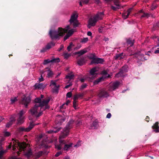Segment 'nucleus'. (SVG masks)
I'll return each instance as SVG.
<instances>
[{"instance_id":"nucleus-2","label":"nucleus","mask_w":159,"mask_h":159,"mask_svg":"<svg viewBox=\"0 0 159 159\" xmlns=\"http://www.w3.org/2000/svg\"><path fill=\"white\" fill-rule=\"evenodd\" d=\"M12 147L13 150L16 152L18 155H19L22 151H23L24 155L28 158L32 155L31 149L25 143H20L17 139H12L7 149H10Z\"/></svg>"},{"instance_id":"nucleus-25","label":"nucleus","mask_w":159,"mask_h":159,"mask_svg":"<svg viewBox=\"0 0 159 159\" xmlns=\"http://www.w3.org/2000/svg\"><path fill=\"white\" fill-rule=\"evenodd\" d=\"M103 78L102 77H99L98 79L95 80L93 82L94 85H97L98 84L99 82L103 81Z\"/></svg>"},{"instance_id":"nucleus-9","label":"nucleus","mask_w":159,"mask_h":159,"mask_svg":"<svg viewBox=\"0 0 159 159\" xmlns=\"http://www.w3.org/2000/svg\"><path fill=\"white\" fill-rule=\"evenodd\" d=\"M31 98L30 96L26 97L24 96L22 99L21 103L24 104L25 107L28 106V104L30 102Z\"/></svg>"},{"instance_id":"nucleus-49","label":"nucleus","mask_w":159,"mask_h":159,"mask_svg":"<svg viewBox=\"0 0 159 159\" xmlns=\"http://www.w3.org/2000/svg\"><path fill=\"white\" fill-rule=\"evenodd\" d=\"M48 50V49L46 47V46L45 47L43 48L40 51V52L41 53H43L44 52H45L46 51Z\"/></svg>"},{"instance_id":"nucleus-42","label":"nucleus","mask_w":159,"mask_h":159,"mask_svg":"<svg viewBox=\"0 0 159 159\" xmlns=\"http://www.w3.org/2000/svg\"><path fill=\"white\" fill-rule=\"evenodd\" d=\"M73 106L74 108L75 109H77V105L76 104L77 103V100H75L73 98Z\"/></svg>"},{"instance_id":"nucleus-3","label":"nucleus","mask_w":159,"mask_h":159,"mask_svg":"<svg viewBox=\"0 0 159 159\" xmlns=\"http://www.w3.org/2000/svg\"><path fill=\"white\" fill-rule=\"evenodd\" d=\"M120 84V82L116 81L109 84L108 91L104 89H101L99 92L98 96L100 98H105L108 97L110 95L108 91H112L118 89Z\"/></svg>"},{"instance_id":"nucleus-38","label":"nucleus","mask_w":159,"mask_h":159,"mask_svg":"<svg viewBox=\"0 0 159 159\" xmlns=\"http://www.w3.org/2000/svg\"><path fill=\"white\" fill-rule=\"evenodd\" d=\"M63 55L65 59L68 58L70 56V54L67 52H64L63 53Z\"/></svg>"},{"instance_id":"nucleus-12","label":"nucleus","mask_w":159,"mask_h":159,"mask_svg":"<svg viewBox=\"0 0 159 159\" xmlns=\"http://www.w3.org/2000/svg\"><path fill=\"white\" fill-rule=\"evenodd\" d=\"M127 66H124L120 69V71L116 75L115 77L118 78L120 76H122L123 73L124 72H127Z\"/></svg>"},{"instance_id":"nucleus-47","label":"nucleus","mask_w":159,"mask_h":159,"mask_svg":"<svg viewBox=\"0 0 159 159\" xmlns=\"http://www.w3.org/2000/svg\"><path fill=\"white\" fill-rule=\"evenodd\" d=\"M87 86V85L86 83L82 84L80 88V89L82 90L86 88Z\"/></svg>"},{"instance_id":"nucleus-44","label":"nucleus","mask_w":159,"mask_h":159,"mask_svg":"<svg viewBox=\"0 0 159 159\" xmlns=\"http://www.w3.org/2000/svg\"><path fill=\"white\" fill-rule=\"evenodd\" d=\"M18 131L20 132L25 131L27 132L26 128H25L23 127H20L18 128Z\"/></svg>"},{"instance_id":"nucleus-29","label":"nucleus","mask_w":159,"mask_h":159,"mask_svg":"<svg viewBox=\"0 0 159 159\" xmlns=\"http://www.w3.org/2000/svg\"><path fill=\"white\" fill-rule=\"evenodd\" d=\"M59 87V85H57L54 86V87L52 88L53 92L54 93H57L58 92Z\"/></svg>"},{"instance_id":"nucleus-16","label":"nucleus","mask_w":159,"mask_h":159,"mask_svg":"<svg viewBox=\"0 0 159 159\" xmlns=\"http://www.w3.org/2000/svg\"><path fill=\"white\" fill-rule=\"evenodd\" d=\"M86 62L85 58L84 57H82L80 58L78 61L77 63L79 66H82L84 65Z\"/></svg>"},{"instance_id":"nucleus-27","label":"nucleus","mask_w":159,"mask_h":159,"mask_svg":"<svg viewBox=\"0 0 159 159\" xmlns=\"http://www.w3.org/2000/svg\"><path fill=\"white\" fill-rule=\"evenodd\" d=\"M84 95L83 93H80L77 94H76L74 96L73 98L75 100H77L80 98H82Z\"/></svg>"},{"instance_id":"nucleus-30","label":"nucleus","mask_w":159,"mask_h":159,"mask_svg":"<svg viewBox=\"0 0 159 159\" xmlns=\"http://www.w3.org/2000/svg\"><path fill=\"white\" fill-rule=\"evenodd\" d=\"M70 29V26L69 25H67L65 29H63L61 28V29L63 30L64 31H62V33H63V35L65 34L66 33L68 30H69Z\"/></svg>"},{"instance_id":"nucleus-39","label":"nucleus","mask_w":159,"mask_h":159,"mask_svg":"<svg viewBox=\"0 0 159 159\" xmlns=\"http://www.w3.org/2000/svg\"><path fill=\"white\" fill-rule=\"evenodd\" d=\"M53 75V72L52 71H51L50 70H48V74H47V76L48 78H50V77H52Z\"/></svg>"},{"instance_id":"nucleus-58","label":"nucleus","mask_w":159,"mask_h":159,"mask_svg":"<svg viewBox=\"0 0 159 159\" xmlns=\"http://www.w3.org/2000/svg\"><path fill=\"white\" fill-rule=\"evenodd\" d=\"M63 48H64L63 45H61L60 46V48L59 49H58V51H59V52L61 50H62V49Z\"/></svg>"},{"instance_id":"nucleus-6","label":"nucleus","mask_w":159,"mask_h":159,"mask_svg":"<svg viewBox=\"0 0 159 159\" xmlns=\"http://www.w3.org/2000/svg\"><path fill=\"white\" fill-rule=\"evenodd\" d=\"M74 122V120L72 119L69 121L63 129L64 134L61 136V137L63 138L68 134L69 130L72 128V125Z\"/></svg>"},{"instance_id":"nucleus-8","label":"nucleus","mask_w":159,"mask_h":159,"mask_svg":"<svg viewBox=\"0 0 159 159\" xmlns=\"http://www.w3.org/2000/svg\"><path fill=\"white\" fill-rule=\"evenodd\" d=\"M25 112L26 111L22 110L20 111L19 112L18 114V124H21L24 122L25 117L23 116V115L25 113Z\"/></svg>"},{"instance_id":"nucleus-31","label":"nucleus","mask_w":159,"mask_h":159,"mask_svg":"<svg viewBox=\"0 0 159 159\" xmlns=\"http://www.w3.org/2000/svg\"><path fill=\"white\" fill-rule=\"evenodd\" d=\"M70 29V26L69 25H67L65 29H63L61 28V29L63 30L64 31H62V33H63V35L65 34L66 33L68 30H69Z\"/></svg>"},{"instance_id":"nucleus-36","label":"nucleus","mask_w":159,"mask_h":159,"mask_svg":"<svg viewBox=\"0 0 159 159\" xmlns=\"http://www.w3.org/2000/svg\"><path fill=\"white\" fill-rule=\"evenodd\" d=\"M88 41V38L87 37L84 38L83 39H81L80 42L82 43H85Z\"/></svg>"},{"instance_id":"nucleus-35","label":"nucleus","mask_w":159,"mask_h":159,"mask_svg":"<svg viewBox=\"0 0 159 159\" xmlns=\"http://www.w3.org/2000/svg\"><path fill=\"white\" fill-rule=\"evenodd\" d=\"M16 114H14L11 116V117L10 119V121L12 122H14L15 121V118L16 117Z\"/></svg>"},{"instance_id":"nucleus-50","label":"nucleus","mask_w":159,"mask_h":159,"mask_svg":"<svg viewBox=\"0 0 159 159\" xmlns=\"http://www.w3.org/2000/svg\"><path fill=\"white\" fill-rule=\"evenodd\" d=\"M43 135L42 134H41L39 136L37 139V140L38 141H40L43 138Z\"/></svg>"},{"instance_id":"nucleus-18","label":"nucleus","mask_w":159,"mask_h":159,"mask_svg":"<svg viewBox=\"0 0 159 159\" xmlns=\"http://www.w3.org/2000/svg\"><path fill=\"white\" fill-rule=\"evenodd\" d=\"M98 68L95 67L91 69L89 72L90 75H93L95 74L96 75V72L98 71Z\"/></svg>"},{"instance_id":"nucleus-61","label":"nucleus","mask_w":159,"mask_h":159,"mask_svg":"<svg viewBox=\"0 0 159 159\" xmlns=\"http://www.w3.org/2000/svg\"><path fill=\"white\" fill-rule=\"evenodd\" d=\"M111 116V114L110 113H108L106 117L107 118H110Z\"/></svg>"},{"instance_id":"nucleus-51","label":"nucleus","mask_w":159,"mask_h":159,"mask_svg":"<svg viewBox=\"0 0 159 159\" xmlns=\"http://www.w3.org/2000/svg\"><path fill=\"white\" fill-rule=\"evenodd\" d=\"M13 122L10 121L6 125V127L8 128L12 124Z\"/></svg>"},{"instance_id":"nucleus-24","label":"nucleus","mask_w":159,"mask_h":159,"mask_svg":"<svg viewBox=\"0 0 159 159\" xmlns=\"http://www.w3.org/2000/svg\"><path fill=\"white\" fill-rule=\"evenodd\" d=\"M72 143H70L69 144H65L64 148V149L66 151H68L70 148L72 147Z\"/></svg>"},{"instance_id":"nucleus-55","label":"nucleus","mask_w":159,"mask_h":159,"mask_svg":"<svg viewBox=\"0 0 159 159\" xmlns=\"http://www.w3.org/2000/svg\"><path fill=\"white\" fill-rule=\"evenodd\" d=\"M62 154V152L61 151L57 152L55 155L56 157H58Z\"/></svg>"},{"instance_id":"nucleus-45","label":"nucleus","mask_w":159,"mask_h":159,"mask_svg":"<svg viewBox=\"0 0 159 159\" xmlns=\"http://www.w3.org/2000/svg\"><path fill=\"white\" fill-rule=\"evenodd\" d=\"M55 146L56 148L58 150H61V144L58 145L57 144H55Z\"/></svg>"},{"instance_id":"nucleus-26","label":"nucleus","mask_w":159,"mask_h":159,"mask_svg":"<svg viewBox=\"0 0 159 159\" xmlns=\"http://www.w3.org/2000/svg\"><path fill=\"white\" fill-rule=\"evenodd\" d=\"M55 45V43L52 42L48 43L46 46V47L48 50L50 49L52 47L54 46Z\"/></svg>"},{"instance_id":"nucleus-54","label":"nucleus","mask_w":159,"mask_h":159,"mask_svg":"<svg viewBox=\"0 0 159 159\" xmlns=\"http://www.w3.org/2000/svg\"><path fill=\"white\" fill-rule=\"evenodd\" d=\"M10 134L9 132H4V136L6 137H8L10 135Z\"/></svg>"},{"instance_id":"nucleus-23","label":"nucleus","mask_w":159,"mask_h":159,"mask_svg":"<svg viewBox=\"0 0 159 159\" xmlns=\"http://www.w3.org/2000/svg\"><path fill=\"white\" fill-rule=\"evenodd\" d=\"M35 125L33 122H30L29 126L26 128L27 132L29 131L33 128Z\"/></svg>"},{"instance_id":"nucleus-46","label":"nucleus","mask_w":159,"mask_h":159,"mask_svg":"<svg viewBox=\"0 0 159 159\" xmlns=\"http://www.w3.org/2000/svg\"><path fill=\"white\" fill-rule=\"evenodd\" d=\"M7 152V150H1L0 151V159H2L3 154Z\"/></svg>"},{"instance_id":"nucleus-5","label":"nucleus","mask_w":159,"mask_h":159,"mask_svg":"<svg viewBox=\"0 0 159 159\" xmlns=\"http://www.w3.org/2000/svg\"><path fill=\"white\" fill-rule=\"evenodd\" d=\"M63 31L61 29V28L59 27L56 30H50L49 34L52 39H57L60 37L63 36V33L62 32Z\"/></svg>"},{"instance_id":"nucleus-40","label":"nucleus","mask_w":159,"mask_h":159,"mask_svg":"<svg viewBox=\"0 0 159 159\" xmlns=\"http://www.w3.org/2000/svg\"><path fill=\"white\" fill-rule=\"evenodd\" d=\"M155 2H154L152 4L151 8V9L152 10H153L155 9L157 7V5L155 3Z\"/></svg>"},{"instance_id":"nucleus-57","label":"nucleus","mask_w":159,"mask_h":159,"mask_svg":"<svg viewBox=\"0 0 159 159\" xmlns=\"http://www.w3.org/2000/svg\"><path fill=\"white\" fill-rule=\"evenodd\" d=\"M90 0H82V2L83 3L85 4H87L88 3Z\"/></svg>"},{"instance_id":"nucleus-32","label":"nucleus","mask_w":159,"mask_h":159,"mask_svg":"<svg viewBox=\"0 0 159 159\" xmlns=\"http://www.w3.org/2000/svg\"><path fill=\"white\" fill-rule=\"evenodd\" d=\"M74 75L70 73L68 74L66 76V78L67 79H69L70 80L73 79Z\"/></svg>"},{"instance_id":"nucleus-21","label":"nucleus","mask_w":159,"mask_h":159,"mask_svg":"<svg viewBox=\"0 0 159 159\" xmlns=\"http://www.w3.org/2000/svg\"><path fill=\"white\" fill-rule=\"evenodd\" d=\"M158 123L157 122L152 126V128L154 129L153 131L155 132H159V126H158Z\"/></svg>"},{"instance_id":"nucleus-52","label":"nucleus","mask_w":159,"mask_h":159,"mask_svg":"<svg viewBox=\"0 0 159 159\" xmlns=\"http://www.w3.org/2000/svg\"><path fill=\"white\" fill-rule=\"evenodd\" d=\"M57 85L56 84V83L54 80H52L51 82V84H50V86L53 85L54 86H56Z\"/></svg>"},{"instance_id":"nucleus-20","label":"nucleus","mask_w":159,"mask_h":159,"mask_svg":"<svg viewBox=\"0 0 159 159\" xmlns=\"http://www.w3.org/2000/svg\"><path fill=\"white\" fill-rule=\"evenodd\" d=\"M126 55L123 52L116 55V56L115 59L119 58L120 60L125 58Z\"/></svg>"},{"instance_id":"nucleus-1","label":"nucleus","mask_w":159,"mask_h":159,"mask_svg":"<svg viewBox=\"0 0 159 159\" xmlns=\"http://www.w3.org/2000/svg\"><path fill=\"white\" fill-rule=\"evenodd\" d=\"M43 98V95H41L40 98H37L35 99L34 102L35 104L30 111L32 115L36 117H39L42 114L43 110L49 108V107L48 104L50 101V99L47 98L41 100V99Z\"/></svg>"},{"instance_id":"nucleus-59","label":"nucleus","mask_w":159,"mask_h":159,"mask_svg":"<svg viewBox=\"0 0 159 159\" xmlns=\"http://www.w3.org/2000/svg\"><path fill=\"white\" fill-rule=\"evenodd\" d=\"M72 85V84L71 83H70L69 84L67 85L64 88L65 89H67V88H68L70 86H71Z\"/></svg>"},{"instance_id":"nucleus-60","label":"nucleus","mask_w":159,"mask_h":159,"mask_svg":"<svg viewBox=\"0 0 159 159\" xmlns=\"http://www.w3.org/2000/svg\"><path fill=\"white\" fill-rule=\"evenodd\" d=\"M44 80V79L42 77V75H41V78H39V82H42Z\"/></svg>"},{"instance_id":"nucleus-7","label":"nucleus","mask_w":159,"mask_h":159,"mask_svg":"<svg viewBox=\"0 0 159 159\" xmlns=\"http://www.w3.org/2000/svg\"><path fill=\"white\" fill-rule=\"evenodd\" d=\"M78 15L76 13L73 14L71 16L69 22L71 24H72L74 28L78 26L79 23L77 20Z\"/></svg>"},{"instance_id":"nucleus-33","label":"nucleus","mask_w":159,"mask_h":159,"mask_svg":"<svg viewBox=\"0 0 159 159\" xmlns=\"http://www.w3.org/2000/svg\"><path fill=\"white\" fill-rule=\"evenodd\" d=\"M60 61V59L59 58L52 59L51 60V63H58Z\"/></svg>"},{"instance_id":"nucleus-17","label":"nucleus","mask_w":159,"mask_h":159,"mask_svg":"<svg viewBox=\"0 0 159 159\" xmlns=\"http://www.w3.org/2000/svg\"><path fill=\"white\" fill-rule=\"evenodd\" d=\"M101 74L102 75V76L101 77L103 78V80L106 78H108L110 77V75L108 74L107 71L105 70L102 71L101 72Z\"/></svg>"},{"instance_id":"nucleus-10","label":"nucleus","mask_w":159,"mask_h":159,"mask_svg":"<svg viewBox=\"0 0 159 159\" xmlns=\"http://www.w3.org/2000/svg\"><path fill=\"white\" fill-rule=\"evenodd\" d=\"M92 60L90 64L102 63L104 61L103 59L99 58H94L93 56V57H91Z\"/></svg>"},{"instance_id":"nucleus-53","label":"nucleus","mask_w":159,"mask_h":159,"mask_svg":"<svg viewBox=\"0 0 159 159\" xmlns=\"http://www.w3.org/2000/svg\"><path fill=\"white\" fill-rule=\"evenodd\" d=\"M72 95V93L71 92H69L67 93L66 96L67 98H70Z\"/></svg>"},{"instance_id":"nucleus-28","label":"nucleus","mask_w":159,"mask_h":159,"mask_svg":"<svg viewBox=\"0 0 159 159\" xmlns=\"http://www.w3.org/2000/svg\"><path fill=\"white\" fill-rule=\"evenodd\" d=\"M134 40H132L130 39H129L127 40V43L130 46H132L133 45Z\"/></svg>"},{"instance_id":"nucleus-37","label":"nucleus","mask_w":159,"mask_h":159,"mask_svg":"<svg viewBox=\"0 0 159 159\" xmlns=\"http://www.w3.org/2000/svg\"><path fill=\"white\" fill-rule=\"evenodd\" d=\"M149 16V14L148 13L143 12V14L141 16V18L142 19L143 17L148 18Z\"/></svg>"},{"instance_id":"nucleus-22","label":"nucleus","mask_w":159,"mask_h":159,"mask_svg":"<svg viewBox=\"0 0 159 159\" xmlns=\"http://www.w3.org/2000/svg\"><path fill=\"white\" fill-rule=\"evenodd\" d=\"M87 52V50L86 48L81 50L80 51L75 52V54H79V56L82 55Z\"/></svg>"},{"instance_id":"nucleus-64","label":"nucleus","mask_w":159,"mask_h":159,"mask_svg":"<svg viewBox=\"0 0 159 159\" xmlns=\"http://www.w3.org/2000/svg\"><path fill=\"white\" fill-rule=\"evenodd\" d=\"M80 81L82 83H83L84 82L85 80V79L84 78H81L80 80Z\"/></svg>"},{"instance_id":"nucleus-56","label":"nucleus","mask_w":159,"mask_h":159,"mask_svg":"<svg viewBox=\"0 0 159 159\" xmlns=\"http://www.w3.org/2000/svg\"><path fill=\"white\" fill-rule=\"evenodd\" d=\"M66 106L65 103L63 104L61 106H60V108L61 109L62 108H66Z\"/></svg>"},{"instance_id":"nucleus-19","label":"nucleus","mask_w":159,"mask_h":159,"mask_svg":"<svg viewBox=\"0 0 159 159\" xmlns=\"http://www.w3.org/2000/svg\"><path fill=\"white\" fill-rule=\"evenodd\" d=\"M132 8L129 9L126 12L123 13L122 15L124 19H126L129 16L131 11Z\"/></svg>"},{"instance_id":"nucleus-48","label":"nucleus","mask_w":159,"mask_h":159,"mask_svg":"<svg viewBox=\"0 0 159 159\" xmlns=\"http://www.w3.org/2000/svg\"><path fill=\"white\" fill-rule=\"evenodd\" d=\"M17 100V98L15 97L14 98H11V104L14 103Z\"/></svg>"},{"instance_id":"nucleus-41","label":"nucleus","mask_w":159,"mask_h":159,"mask_svg":"<svg viewBox=\"0 0 159 159\" xmlns=\"http://www.w3.org/2000/svg\"><path fill=\"white\" fill-rule=\"evenodd\" d=\"M51 62V60L49 59H47L45 60L43 63V64L44 65H46L47 64Z\"/></svg>"},{"instance_id":"nucleus-43","label":"nucleus","mask_w":159,"mask_h":159,"mask_svg":"<svg viewBox=\"0 0 159 159\" xmlns=\"http://www.w3.org/2000/svg\"><path fill=\"white\" fill-rule=\"evenodd\" d=\"M43 153V152L40 151L38 152L36 154V156L37 158L40 157Z\"/></svg>"},{"instance_id":"nucleus-4","label":"nucleus","mask_w":159,"mask_h":159,"mask_svg":"<svg viewBox=\"0 0 159 159\" xmlns=\"http://www.w3.org/2000/svg\"><path fill=\"white\" fill-rule=\"evenodd\" d=\"M104 16L103 11L98 12L93 18H91L89 20L88 27L90 28L92 26L95 25L96 22L99 20L102 19Z\"/></svg>"},{"instance_id":"nucleus-63","label":"nucleus","mask_w":159,"mask_h":159,"mask_svg":"<svg viewBox=\"0 0 159 159\" xmlns=\"http://www.w3.org/2000/svg\"><path fill=\"white\" fill-rule=\"evenodd\" d=\"M93 125L95 127L97 125V123L96 122H93Z\"/></svg>"},{"instance_id":"nucleus-14","label":"nucleus","mask_w":159,"mask_h":159,"mask_svg":"<svg viewBox=\"0 0 159 159\" xmlns=\"http://www.w3.org/2000/svg\"><path fill=\"white\" fill-rule=\"evenodd\" d=\"M34 86L35 89H43L46 87V85L42 83H36Z\"/></svg>"},{"instance_id":"nucleus-34","label":"nucleus","mask_w":159,"mask_h":159,"mask_svg":"<svg viewBox=\"0 0 159 159\" xmlns=\"http://www.w3.org/2000/svg\"><path fill=\"white\" fill-rule=\"evenodd\" d=\"M61 129L60 128H58L56 130H53L52 129L50 130L47 131V132L49 134H52V133H56L59 131Z\"/></svg>"},{"instance_id":"nucleus-13","label":"nucleus","mask_w":159,"mask_h":159,"mask_svg":"<svg viewBox=\"0 0 159 159\" xmlns=\"http://www.w3.org/2000/svg\"><path fill=\"white\" fill-rule=\"evenodd\" d=\"M134 57L138 58L139 60V61H137V62H139L140 61H144L147 60V59H145L144 56L143 54H140V52L138 54H135L134 55Z\"/></svg>"},{"instance_id":"nucleus-62","label":"nucleus","mask_w":159,"mask_h":159,"mask_svg":"<svg viewBox=\"0 0 159 159\" xmlns=\"http://www.w3.org/2000/svg\"><path fill=\"white\" fill-rule=\"evenodd\" d=\"M154 53L155 54H159V48L157 50L154 51Z\"/></svg>"},{"instance_id":"nucleus-11","label":"nucleus","mask_w":159,"mask_h":159,"mask_svg":"<svg viewBox=\"0 0 159 159\" xmlns=\"http://www.w3.org/2000/svg\"><path fill=\"white\" fill-rule=\"evenodd\" d=\"M106 1H113L115 5L117 6V7L112 6L111 7V8L114 11H116L120 7V5L119 4V0H105Z\"/></svg>"},{"instance_id":"nucleus-15","label":"nucleus","mask_w":159,"mask_h":159,"mask_svg":"<svg viewBox=\"0 0 159 159\" xmlns=\"http://www.w3.org/2000/svg\"><path fill=\"white\" fill-rule=\"evenodd\" d=\"M75 30L72 29L70 30L67 34L65 36L64 38V40L65 41L67 39L70 37L75 32Z\"/></svg>"}]
</instances>
